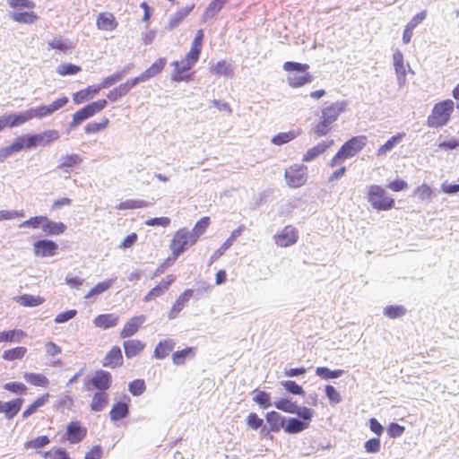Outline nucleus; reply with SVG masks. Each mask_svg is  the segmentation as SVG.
Listing matches in <instances>:
<instances>
[{
	"label": "nucleus",
	"instance_id": "f257e3e1",
	"mask_svg": "<svg viewBox=\"0 0 459 459\" xmlns=\"http://www.w3.org/2000/svg\"><path fill=\"white\" fill-rule=\"evenodd\" d=\"M347 105L346 100L325 104L321 109L318 123L312 129L314 134L317 137L325 136L332 130V125L337 121L339 116L345 112Z\"/></svg>",
	"mask_w": 459,
	"mask_h": 459
},
{
	"label": "nucleus",
	"instance_id": "f03ea898",
	"mask_svg": "<svg viewBox=\"0 0 459 459\" xmlns=\"http://www.w3.org/2000/svg\"><path fill=\"white\" fill-rule=\"evenodd\" d=\"M309 65L292 61H287L283 64V69L289 72L287 82L292 88H299L310 83L313 76L307 73Z\"/></svg>",
	"mask_w": 459,
	"mask_h": 459
},
{
	"label": "nucleus",
	"instance_id": "7ed1b4c3",
	"mask_svg": "<svg viewBox=\"0 0 459 459\" xmlns=\"http://www.w3.org/2000/svg\"><path fill=\"white\" fill-rule=\"evenodd\" d=\"M366 144V137L363 135L353 136L345 142L336 154L332 158L329 166L333 168L342 165L347 159L354 157Z\"/></svg>",
	"mask_w": 459,
	"mask_h": 459
},
{
	"label": "nucleus",
	"instance_id": "20e7f679",
	"mask_svg": "<svg viewBox=\"0 0 459 459\" xmlns=\"http://www.w3.org/2000/svg\"><path fill=\"white\" fill-rule=\"evenodd\" d=\"M454 101L451 100H446L436 104L432 109L431 115L428 117V126L437 128L446 125L454 110Z\"/></svg>",
	"mask_w": 459,
	"mask_h": 459
},
{
	"label": "nucleus",
	"instance_id": "39448f33",
	"mask_svg": "<svg viewBox=\"0 0 459 459\" xmlns=\"http://www.w3.org/2000/svg\"><path fill=\"white\" fill-rule=\"evenodd\" d=\"M368 201L377 211H388L394 206V198L388 196L385 190L378 185L368 187Z\"/></svg>",
	"mask_w": 459,
	"mask_h": 459
},
{
	"label": "nucleus",
	"instance_id": "423d86ee",
	"mask_svg": "<svg viewBox=\"0 0 459 459\" xmlns=\"http://www.w3.org/2000/svg\"><path fill=\"white\" fill-rule=\"evenodd\" d=\"M107 104L108 101L104 99L87 104L73 115V119L69 124V129L73 130L76 128L83 121L100 113L106 108Z\"/></svg>",
	"mask_w": 459,
	"mask_h": 459
},
{
	"label": "nucleus",
	"instance_id": "0eeeda50",
	"mask_svg": "<svg viewBox=\"0 0 459 459\" xmlns=\"http://www.w3.org/2000/svg\"><path fill=\"white\" fill-rule=\"evenodd\" d=\"M196 241L193 240V237L190 234V230L186 228L178 230L170 242V249L175 257H178L183 252H185L188 247L193 246Z\"/></svg>",
	"mask_w": 459,
	"mask_h": 459
},
{
	"label": "nucleus",
	"instance_id": "6e6552de",
	"mask_svg": "<svg viewBox=\"0 0 459 459\" xmlns=\"http://www.w3.org/2000/svg\"><path fill=\"white\" fill-rule=\"evenodd\" d=\"M69 100L67 97H62L49 105H41L35 108H29L30 119L38 118L42 119L46 117L52 115L54 112L59 110L68 103Z\"/></svg>",
	"mask_w": 459,
	"mask_h": 459
},
{
	"label": "nucleus",
	"instance_id": "1a4fd4ad",
	"mask_svg": "<svg viewBox=\"0 0 459 459\" xmlns=\"http://www.w3.org/2000/svg\"><path fill=\"white\" fill-rule=\"evenodd\" d=\"M60 137L58 131L54 129L46 130L39 134L26 135V148L31 149L38 145H48Z\"/></svg>",
	"mask_w": 459,
	"mask_h": 459
},
{
	"label": "nucleus",
	"instance_id": "9d476101",
	"mask_svg": "<svg viewBox=\"0 0 459 459\" xmlns=\"http://www.w3.org/2000/svg\"><path fill=\"white\" fill-rule=\"evenodd\" d=\"M285 178L291 187H299L307 181V168L303 165H293L285 170Z\"/></svg>",
	"mask_w": 459,
	"mask_h": 459
},
{
	"label": "nucleus",
	"instance_id": "9b49d317",
	"mask_svg": "<svg viewBox=\"0 0 459 459\" xmlns=\"http://www.w3.org/2000/svg\"><path fill=\"white\" fill-rule=\"evenodd\" d=\"M298 240V231L291 226L288 225L284 229L274 235L275 244L281 247H287L295 244Z\"/></svg>",
	"mask_w": 459,
	"mask_h": 459
},
{
	"label": "nucleus",
	"instance_id": "f8f14e48",
	"mask_svg": "<svg viewBox=\"0 0 459 459\" xmlns=\"http://www.w3.org/2000/svg\"><path fill=\"white\" fill-rule=\"evenodd\" d=\"M89 384L97 389V392H107L111 386L112 376L108 371L102 369L97 370L89 380Z\"/></svg>",
	"mask_w": 459,
	"mask_h": 459
},
{
	"label": "nucleus",
	"instance_id": "ddd939ff",
	"mask_svg": "<svg viewBox=\"0 0 459 459\" xmlns=\"http://www.w3.org/2000/svg\"><path fill=\"white\" fill-rule=\"evenodd\" d=\"M82 158L77 153L64 154L59 159V164L56 166V169H61L63 172H67V176H65V179L70 178V174L74 167L81 164Z\"/></svg>",
	"mask_w": 459,
	"mask_h": 459
},
{
	"label": "nucleus",
	"instance_id": "4468645a",
	"mask_svg": "<svg viewBox=\"0 0 459 459\" xmlns=\"http://www.w3.org/2000/svg\"><path fill=\"white\" fill-rule=\"evenodd\" d=\"M171 65L175 67L173 74H171V80L173 82L188 81L190 74H186L195 65L186 60L174 61Z\"/></svg>",
	"mask_w": 459,
	"mask_h": 459
},
{
	"label": "nucleus",
	"instance_id": "2eb2a0df",
	"mask_svg": "<svg viewBox=\"0 0 459 459\" xmlns=\"http://www.w3.org/2000/svg\"><path fill=\"white\" fill-rule=\"evenodd\" d=\"M57 248V244L49 239H40L33 244V250L35 255L40 257L54 255Z\"/></svg>",
	"mask_w": 459,
	"mask_h": 459
},
{
	"label": "nucleus",
	"instance_id": "dca6fc26",
	"mask_svg": "<svg viewBox=\"0 0 459 459\" xmlns=\"http://www.w3.org/2000/svg\"><path fill=\"white\" fill-rule=\"evenodd\" d=\"M193 293V290L187 289L182 294L179 295V297L177 299L176 302L170 308L169 312L168 313L169 319H175L178 316V314L184 309V307L186 306V304L192 298Z\"/></svg>",
	"mask_w": 459,
	"mask_h": 459
},
{
	"label": "nucleus",
	"instance_id": "f3484780",
	"mask_svg": "<svg viewBox=\"0 0 459 459\" xmlns=\"http://www.w3.org/2000/svg\"><path fill=\"white\" fill-rule=\"evenodd\" d=\"M86 433V429L82 427L79 421H71L67 425L66 434L71 444H77L81 442L85 437Z\"/></svg>",
	"mask_w": 459,
	"mask_h": 459
},
{
	"label": "nucleus",
	"instance_id": "a211bd4d",
	"mask_svg": "<svg viewBox=\"0 0 459 459\" xmlns=\"http://www.w3.org/2000/svg\"><path fill=\"white\" fill-rule=\"evenodd\" d=\"M145 316H136L128 320L120 333V337L125 339L136 333L141 325L145 322Z\"/></svg>",
	"mask_w": 459,
	"mask_h": 459
},
{
	"label": "nucleus",
	"instance_id": "6ab92c4d",
	"mask_svg": "<svg viewBox=\"0 0 459 459\" xmlns=\"http://www.w3.org/2000/svg\"><path fill=\"white\" fill-rule=\"evenodd\" d=\"M394 66L397 76V83L403 86L406 82V68L403 62V55L400 50L394 51L393 55Z\"/></svg>",
	"mask_w": 459,
	"mask_h": 459
},
{
	"label": "nucleus",
	"instance_id": "aec40b11",
	"mask_svg": "<svg viewBox=\"0 0 459 459\" xmlns=\"http://www.w3.org/2000/svg\"><path fill=\"white\" fill-rule=\"evenodd\" d=\"M123 364V356L120 347L113 346L103 359L102 365L107 368H116Z\"/></svg>",
	"mask_w": 459,
	"mask_h": 459
},
{
	"label": "nucleus",
	"instance_id": "412c9836",
	"mask_svg": "<svg viewBox=\"0 0 459 459\" xmlns=\"http://www.w3.org/2000/svg\"><path fill=\"white\" fill-rule=\"evenodd\" d=\"M100 91L98 84L88 86L86 89L81 90L73 94V101L74 104H82L91 100Z\"/></svg>",
	"mask_w": 459,
	"mask_h": 459
},
{
	"label": "nucleus",
	"instance_id": "4be33fe9",
	"mask_svg": "<svg viewBox=\"0 0 459 459\" xmlns=\"http://www.w3.org/2000/svg\"><path fill=\"white\" fill-rule=\"evenodd\" d=\"M333 140L322 141L316 146L308 149L303 155L302 160L305 162H310L316 159L319 155L323 154L331 145H333Z\"/></svg>",
	"mask_w": 459,
	"mask_h": 459
},
{
	"label": "nucleus",
	"instance_id": "5701e85b",
	"mask_svg": "<svg viewBox=\"0 0 459 459\" xmlns=\"http://www.w3.org/2000/svg\"><path fill=\"white\" fill-rule=\"evenodd\" d=\"M245 227L240 225L237 229H235L230 236L225 240V242L213 253L212 255V260H215L221 256L236 241V239L242 234Z\"/></svg>",
	"mask_w": 459,
	"mask_h": 459
},
{
	"label": "nucleus",
	"instance_id": "b1692460",
	"mask_svg": "<svg viewBox=\"0 0 459 459\" xmlns=\"http://www.w3.org/2000/svg\"><path fill=\"white\" fill-rule=\"evenodd\" d=\"M4 116L6 127L20 126L31 120L28 109L19 113L4 114Z\"/></svg>",
	"mask_w": 459,
	"mask_h": 459
},
{
	"label": "nucleus",
	"instance_id": "393cba45",
	"mask_svg": "<svg viewBox=\"0 0 459 459\" xmlns=\"http://www.w3.org/2000/svg\"><path fill=\"white\" fill-rule=\"evenodd\" d=\"M166 62L167 60L165 57H160L156 60L148 69L137 76L140 82H144L159 74L163 70Z\"/></svg>",
	"mask_w": 459,
	"mask_h": 459
},
{
	"label": "nucleus",
	"instance_id": "a878e982",
	"mask_svg": "<svg viewBox=\"0 0 459 459\" xmlns=\"http://www.w3.org/2000/svg\"><path fill=\"white\" fill-rule=\"evenodd\" d=\"M96 25L99 30L112 31L117 28V22L112 13H101L97 17Z\"/></svg>",
	"mask_w": 459,
	"mask_h": 459
},
{
	"label": "nucleus",
	"instance_id": "bb28decb",
	"mask_svg": "<svg viewBox=\"0 0 459 459\" xmlns=\"http://www.w3.org/2000/svg\"><path fill=\"white\" fill-rule=\"evenodd\" d=\"M24 399L20 397L8 402H4L2 413H4L7 420L13 419L20 411Z\"/></svg>",
	"mask_w": 459,
	"mask_h": 459
},
{
	"label": "nucleus",
	"instance_id": "cd10ccee",
	"mask_svg": "<svg viewBox=\"0 0 459 459\" xmlns=\"http://www.w3.org/2000/svg\"><path fill=\"white\" fill-rule=\"evenodd\" d=\"M265 420L269 424L270 430H272V432L277 433L281 430V428L284 429L285 427V417L275 411L267 412L265 415Z\"/></svg>",
	"mask_w": 459,
	"mask_h": 459
},
{
	"label": "nucleus",
	"instance_id": "c85d7f7f",
	"mask_svg": "<svg viewBox=\"0 0 459 459\" xmlns=\"http://www.w3.org/2000/svg\"><path fill=\"white\" fill-rule=\"evenodd\" d=\"M176 342L172 339L160 341L154 349L153 357L158 359H165L174 349Z\"/></svg>",
	"mask_w": 459,
	"mask_h": 459
},
{
	"label": "nucleus",
	"instance_id": "c756f323",
	"mask_svg": "<svg viewBox=\"0 0 459 459\" xmlns=\"http://www.w3.org/2000/svg\"><path fill=\"white\" fill-rule=\"evenodd\" d=\"M119 316L115 314H102L95 317L93 323L96 327L108 329L117 325Z\"/></svg>",
	"mask_w": 459,
	"mask_h": 459
},
{
	"label": "nucleus",
	"instance_id": "7c9ffc66",
	"mask_svg": "<svg viewBox=\"0 0 459 459\" xmlns=\"http://www.w3.org/2000/svg\"><path fill=\"white\" fill-rule=\"evenodd\" d=\"M126 356L130 359L137 356L145 347L139 340H127L123 342Z\"/></svg>",
	"mask_w": 459,
	"mask_h": 459
},
{
	"label": "nucleus",
	"instance_id": "2f4dec72",
	"mask_svg": "<svg viewBox=\"0 0 459 459\" xmlns=\"http://www.w3.org/2000/svg\"><path fill=\"white\" fill-rule=\"evenodd\" d=\"M65 225L63 222H56L44 217L42 230L47 235H60L65 232Z\"/></svg>",
	"mask_w": 459,
	"mask_h": 459
},
{
	"label": "nucleus",
	"instance_id": "473e14b6",
	"mask_svg": "<svg viewBox=\"0 0 459 459\" xmlns=\"http://www.w3.org/2000/svg\"><path fill=\"white\" fill-rule=\"evenodd\" d=\"M108 403V394L107 392H96L91 403V409L93 411H101Z\"/></svg>",
	"mask_w": 459,
	"mask_h": 459
},
{
	"label": "nucleus",
	"instance_id": "72a5a7b5",
	"mask_svg": "<svg viewBox=\"0 0 459 459\" xmlns=\"http://www.w3.org/2000/svg\"><path fill=\"white\" fill-rule=\"evenodd\" d=\"M129 413V407L124 402L116 403L109 412L110 420L113 421L126 418Z\"/></svg>",
	"mask_w": 459,
	"mask_h": 459
},
{
	"label": "nucleus",
	"instance_id": "f704fd0d",
	"mask_svg": "<svg viewBox=\"0 0 459 459\" xmlns=\"http://www.w3.org/2000/svg\"><path fill=\"white\" fill-rule=\"evenodd\" d=\"M308 428L306 421L298 418H290L284 427V431L288 434H298Z\"/></svg>",
	"mask_w": 459,
	"mask_h": 459
},
{
	"label": "nucleus",
	"instance_id": "c9c22d12",
	"mask_svg": "<svg viewBox=\"0 0 459 459\" xmlns=\"http://www.w3.org/2000/svg\"><path fill=\"white\" fill-rule=\"evenodd\" d=\"M24 380L35 386L47 387L49 384V380L46 376L40 373H24Z\"/></svg>",
	"mask_w": 459,
	"mask_h": 459
},
{
	"label": "nucleus",
	"instance_id": "e433bc0d",
	"mask_svg": "<svg viewBox=\"0 0 459 459\" xmlns=\"http://www.w3.org/2000/svg\"><path fill=\"white\" fill-rule=\"evenodd\" d=\"M10 17L14 22L24 24H31L38 20L34 12H14L10 13Z\"/></svg>",
	"mask_w": 459,
	"mask_h": 459
},
{
	"label": "nucleus",
	"instance_id": "4c0bfd02",
	"mask_svg": "<svg viewBox=\"0 0 459 459\" xmlns=\"http://www.w3.org/2000/svg\"><path fill=\"white\" fill-rule=\"evenodd\" d=\"M195 357V348L194 347H187L186 349H183L182 351H175L172 354V361L175 365H183L185 364L186 359L194 358Z\"/></svg>",
	"mask_w": 459,
	"mask_h": 459
},
{
	"label": "nucleus",
	"instance_id": "58836bf2",
	"mask_svg": "<svg viewBox=\"0 0 459 459\" xmlns=\"http://www.w3.org/2000/svg\"><path fill=\"white\" fill-rule=\"evenodd\" d=\"M25 335L22 330L18 329L0 332V342H20Z\"/></svg>",
	"mask_w": 459,
	"mask_h": 459
},
{
	"label": "nucleus",
	"instance_id": "ea45409f",
	"mask_svg": "<svg viewBox=\"0 0 459 459\" xmlns=\"http://www.w3.org/2000/svg\"><path fill=\"white\" fill-rule=\"evenodd\" d=\"M49 398L48 394H45L41 395L40 397L37 398L23 412H22V418L27 419L33 413L37 411V410L42 406H44Z\"/></svg>",
	"mask_w": 459,
	"mask_h": 459
},
{
	"label": "nucleus",
	"instance_id": "a19ab883",
	"mask_svg": "<svg viewBox=\"0 0 459 459\" xmlns=\"http://www.w3.org/2000/svg\"><path fill=\"white\" fill-rule=\"evenodd\" d=\"M406 312L407 309L402 305L386 306L383 310L384 316L390 319L402 317L406 314Z\"/></svg>",
	"mask_w": 459,
	"mask_h": 459
},
{
	"label": "nucleus",
	"instance_id": "79ce46f5",
	"mask_svg": "<svg viewBox=\"0 0 459 459\" xmlns=\"http://www.w3.org/2000/svg\"><path fill=\"white\" fill-rule=\"evenodd\" d=\"M48 48L65 53L73 48V45L69 40L64 39L61 37H55L48 42Z\"/></svg>",
	"mask_w": 459,
	"mask_h": 459
},
{
	"label": "nucleus",
	"instance_id": "37998d69",
	"mask_svg": "<svg viewBox=\"0 0 459 459\" xmlns=\"http://www.w3.org/2000/svg\"><path fill=\"white\" fill-rule=\"evenodd\" d=\"M126 75V70H121L114 73L113 74L106 77L103 79V81L99 83L100 90L102 89H108L114 84H116L117 82L121 81L123 77Z\"/></svg>",
	"mask_w": 459,
	"mask_h": 459
},
{
	"label": "nucleus",
	"instance_id": "c03bdc74",
	"mask_svg": "<svg viewBox=\"0 0 459 459\" xmlns=\"http://www.w3.org/2000/svg\"><path fill=\"white\" fill-rule=\"evenodd\" d=\"M209 224H210L209 217H203L201 220H199L195 223L193 230L190 231V234L193 237V240L197 241V239L200 238V236L204 233V231L208 228Z\"/></svg>",
	"mask_w": 459,
	"mask_h": 459
},
{
	"label": "nucleus",
	"instance_id": "a18cd8bd",
	"mask_svg": "<svg viewBox=\"0 0 459 459\" xmlns=\"http://www.w3.org/2000/svg\"><path fill=\"white\" fill-rule=\"evenodd\" d=\"M26 352L27 349L25 347L19 346L13 349L4 351L3 352L2 358L8 361L21 359L24 357Z\"/></svg>",
	"mask_w": 459,
	"mask_h": 459
},
{
	"label": "nucleus",
	"instance_id": "49530a36",
	"mask_svg": "<svg viewBox=\"0 0 459 459\" xmlns=\"http://www.w3.org/2000/svg\"><path fill=\"white\" fill-rule=\"evenodd\" d=\"M299 135V133L295 131L282 132L274 135L271 142L275 145H282L288 143Z\"/></svg>",
	"mask_w": 459,
	"mask_h": 459
},
{
	"label": "nucleus",
	"instance_id": "de8ad7c7",
	"mask_svg": "<svg viewBox=\"0 0 459 459\" xmlns=\"http://www.w3.org/2000/svg\"><path fill=\"white\" fill-rule=\"evenodd\" d=\"M116 278L99 282L85 296V299H91L108 290L115 281Z\"/></svg>",
	"mask_w": 459,
	"mask_h": 459
},
{
	"label": "nucleus",
	"instance_id": "09e8293b",
	"mask_svg": "<svg viewBox=\"0 0 459 459\" xmlns=\"http://www.w3.org/2000/svg\"><path fill=\"white\" fill-rule=\"evenodd\" d=\"M343 372L344 371L342 369L332 370L326 367H318L316 369V376L326 380L340 377Z\"/></svg>",
	"mask_w": 459,
	"mask_h": 459
},
{
	"label": "nucleus",
	"instance_id": "8fccbe9b",
	"mask_svg": "<svg viewBox=\"0 0 459 459\" xmlns=\"http://www.w3.org/2000/svg\"><path fill=\"white\" fill-rule=\"evenodd\" d=\"M17 301L20 305L24 307H38L43 303L44 299L39 296L24 294L20 296Z\"/></svg>",
	"mask_w": 459,
	"mask_h": 459
},
{
	"label": "nucleus",
	"instance_id": "3c124183",
	"mask_svg": "<svg viewBox=\"0 0 459 459\" xmlns=\"http://www.w3.org/2000/svg\"><path fill=\"white\" fill-rule=\"evenodd\" d=\"M211 71L218 76L229 77L231 75L232 68L226 61H219L212 67Z\"/></svg>",
	"mask_w": 459,
	"mask_h": 459
},
{
	"label": "nucleus",
	"instance_id": "603ef678",
	"mask_svg": "<svg viewBox=\"0 0 459 459\" xmlns=\"http://www.w3.org/2000/svg\"><path fill=\"white\" fill-rule=\"evenodd\" d=\"M50 443L48 437L39 436L24 443L25 449H39L45 447Z\"/></svg>",
	"mask_w": 459,
	"mask_h": 459
},
{
	"label": "nucleus",
	"instance_id": "864d4df0",
	"mask_svg": "<svg viewBox=\"0 0 459 459\" xmlns=\"http://www.w3.org/2000/svg\"><path fill=\"white\" fill-rule=\"evenodd\" d=\"M273 405L276 409L288 413H294L297 408L296 403H293L286 398L279 399L278 401L274 402Z\"/></svg>",
	"mask_w": 459,
	"mask_h": 459
},
{
	"label": "nucleus",
	"instance_id": "5fc2aeb1",
	"mask_svg": "<svg viewBox=\"0 0 459 459\" xmlns=\"http://www.w3.org/2000/svg\"><path fill=\"white\" fill-rule=\"evenodd\" d=\"M253 401L262 409H267L272 405L271 395L264 391H257L253 397Z\"/></svg>",
	"mask_w": 459,
	"mask_h": 459
},
{
	"label": "nucleus",
	"instance_id": "6e6d98bb",
	"mask_svg": "<svg viewBox=\"0 0 459 459\" xmlns=\"http://www.w3.org/2000/svg\"><path fill=\"white\" fill-rule=\"evenodd\" d=\"M403 138V134H396L387 140L383 145L377 150V155H385L387 152H390Z\"/></svg>",
	"mask_w": 459,
	"mask_h": 459
},
{
	"label": "nucleus",
	"instance_id": "4d7b16f0",
	"mask_svg": "<svg viewBox=\"0 0 459 459\" xmlns=\"http://www.w3.org/2000/svg\"><path fill=\"white\" fill-rule=\"evenodd\" d=\"M109 123L108 118L103 117L100 122H91L88 123L85 127L84 131L86 134H96L100 132L101 130L105 129Z\"/></svg>",
	"mask_w": 459,
	"mask_h": 459
},
{
	"label": "nucleus",
	"instance_id": "13d9d810",
	"mask_svg": "<svg viewBox=\"0 0 459 459\" xmlns=\"http://www.w3.org/2000/svg\"><path fill=\"white\" fill-rule=\"evenodd\" d=\"M293 414H297L299 417V420L302 421H306L307 426L309 427L310 421L314 415V411L306 406H299L297 404L296 411Z\"/></svg>",
	"mask_w": 459,
	"mask_h": 459
},
{
	"label": "nucleus",
	"instance_id": "bf43d9fd",
	"mask_svg": "<svg viewBox=\"0 0 459 459\" xmlns=\"http://www.w3.org/2000/svg\"><path fill=\"white\" fill-rule=\"evenodd\" d=\"M146 389L145 382L143 379H135L129 383L128 390L134 396H139Z\"/></svg>",
	"mask_w": 459,
	"mask_h": 459
},
{
	"label": "nucleus",
	"instance_id": "052dcab7",
	"mask_svg": "<svg viewBox=\"0 0 459 459\" xmlns=\"http://www.w3.org/2000/svg\"><path fill=\"white\" fill-rule=\"evenodd\" d=\"M415 195L421 201H430L432 199L433 190L427 184H422L415 189Z\"/></svg>",
	"mask_w": 459,
	"mask_h": 459
},
{
	"label": "nucleus",
	"instance_id": "680f3d73",
	"mask_svg": "<svg viewBox=\"0 0 459 459\" xmlns=\"http://www.w3.org/2000/svg\"><path fill=\"white\" fill-rule=\"evenodd\" d=\"M281 385L284 387V389L292 394L303 395L305 394L304 389L301 385H298L295 381L287 380L282 381Z\"/></svg>",
	"mask_w": 459,
	"mask_h": 459
},
{
	"label": "nucleus",
	"instance_id": "e2e57ef3",
	"mask_svg": "<svg viewBox=\"0 0 459 459\" xmlns=\"http://www.w3.org/2000/svg\"><path fill=\"white\" fill-rule=\"evenodd\" d=\"M167 290L168 288L166 287V283H163L161 281L158 285H156L147 293V295L144 297V301L148 302L157 297L161 296Z\"/></svg>",
	"mask_w": 459,
	"mask_h": 459
},
{
	"label": "nucleus",
	"instance_id": "0e129e2a",
	"mask_svg": "<svg viewBox=\"0 0 459 459\" xmlns=\"http://www.w3.org/2000/svg\"><path fill=\"white\" fill-rule=\"evenodd\" d=\"M229 0H213L207 7L205 15L207 17H213L218 13Z\"/></svg>",
	"mask_w": 459,
	"mask_h": 459
},
{
	"label": "nucleus",
	"instance_id": "69168bd1",
	"mask_svg": "<svg viewBox=\"0 0 459 459\" xmlns=\"http://www.w3.org/2000/svg\"><path fill=\"white\" fill-rule=\"evenodd\" d=\"M60 75H74L81 71V67L74 64H62L56 69Z\"/></svg>",
	"mask_w": 459,
	"mask_h": 459
},
{
	"label": "nucleus",
	"instance_id": "338daca9",
	"mask_svg": "<svg viewBox=\"0 0 459 459\" xmlns=\"http://www.w3.org/2000/svg\"><path fill=\"white\" fill-rule=\"evenodd\" d=\"M45 216H35L31 217L29 220L22 221L19 227L20 228H32V229H42L43 221Z\"/></svg>",
	"mask_w": 459,
	"mask_h": 459
},
{
	"label": "nucleus",
	"instance_id": "774afa93",
	"mask_svg": "<svg viewBox=\"0 0 459 459\" xmlns=\"http://www.w3.org/2000/svg\"><path fill=\"white\" fill-rule=\"evenodd\" d=\"M139 83H141V82L138 79V77L136 76V77H134V78H133L131 80L126 81L124 83H121L118 87H117V89L118 90L120 95L122 97H124L127 93H129V91H131V89L133 87L136 86Z\"/></svg>",
	"mask_w": 459,
	"mask_h": 459
}]
</instances>
